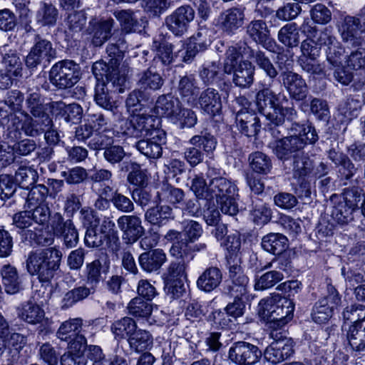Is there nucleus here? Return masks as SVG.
I'll use <instances>...</instances> for the list:
<instances>
[{"mask_svg":"<svg viewBox=\"0 0 365 365\" xmlns=\"http://www.w3.org/2000/svg\"><path fill=\"white\" fill-rule=\"evenodd\" d=\"M245 6H238L223 11L220 16V22L223 29L232 32L241 27L245 21Z\"/></svg>","mask_w":365,"mask_h":365,"instance_id":"nucleus-28","label":"nucleus"},{"mask_svg":"<svg viewBox=\"0 0 365 365\" xmlns=\"http://www.w3.org/2000/svg\"><path fill=\"white\" fill-rule=\"evenodd\" d=\"M31 214L34 225L43 227L46 225L50 218L51 219V210L46 204H39L37 205H28Z\"/></svg>","mask_w":365,"mask_h":365,"instance_id":"nucleus-55","label":"nucleus"},{"mask_svg":"<svg viewBox=\"0 0 365 365\" xmlns=\"http://www.w3.org/2000/svg\"><path fill=\"white\" fill-rule=\"evenodd\" d=\"M189 143L198 148H202L205 153H212L217 146L216 138L210 133L201 132L200 135L192 136Z\"/></svg>","mask_w":365,"mask_h":365,"instance_id":"nucleus-56","label":"nucleus"},{"mask_svg":"<svg viewBox=\"0 0 365 365\" xmlns=\"http://www.w3.org/2000/svg\"><path fill=\"white\" fill-rule=\"evenodd\" d=\"M22 237L25 240L40 246H49L54 241V237L51 233L41 228L39 229L38 227H34V230H26L22 234Z\"/></svg>","mask_w":365,"mask_h":365,"instance_id":"nucleus-51","label":"nucleus"},{"mask_svg":"<svg viewBox=\"0 0 365 365\" xmlns=\"http://www.w3.org/2000/svg\"><path fill=\"white\" fill-rule=\"evenodd\" d=\"M245 46H248L244 43L242 45L229 46L225 51V58L223 63V72L226 74H231L234 68L237 67V60L240 56H246L243 51Z\"/></svg>","mask_w":365,"mask_h":365,"instance_id":"nucleus-48","label":"nucleus"},{"mask_svg":"<svg viewBox=\"0 0 365 365\" xmlns=\"http://www.w3.org/2000/svg\"><path fill=\"white\" fill-rule=\"evenodd\" d=\"M246 33L255 43L269 51L274 52L275 41L270 37L269 30L265 21L253 20L246 27Z\"/></svg>","mask_w":365,"mask_h":365,"instance_id":"nucleus-14","label":"nucleus"},{"mask_svg":"<svg viewBox=\"0 0 365 365\" xmlns=\"http://www.w3.org/2000/svg\"><path fill=\"white\" fill-rule=\"evenodd\" d=\"M333 311L326 299H320L313 308L312 319L318 324L324 323L332 316Z\"/></svg>","mask_w":365,"mask_h":365,"instance_id":"nucleus-60","label":"nucleus"},{"mask_svg":"<svg viewBox=\"0 0 365 365\" xmlns=\"http://www.w3.org/2000/svg\"><path fill=\"white\" fill-rule=\"evenodd\" d=\"M182 106V103L178 97L168 93L158 98L155 110L158 115H163L172 121L178 119Z\"/></svg>","mask_w":365,"mask_h":365,"instance_id":"nucleus-18","label":"nucleus"},{"mask_svg":"<svg viewBox=\"0 0 365 365\" xmlns=\"http://www.w3.org/2000/svg\"><path fill=\"white\" fill-rule=\"evenodd\" d=\"M345 64L347 68L359 70L365 68V48L360 46L346 56Z\"/></svg>","mask_w":365,"mask_h":365,"instance_id":"nucleus-64","label":"nucleus"},{"mask_svg":"<svg viewBox=\"0 0 365 365\" xmlns=\"http://www.w3.org/2000/svg\"><path fill=\"white\" fill-rule=\"evenodd\" d=\"M51 226L54 235L61 240L64 247L72 249L77 246L79 234L72 220H64L60 212H55L51 217Z\"/></svg>","mask_w":365,"mask_h":365,"instance_id":"nucleus-9","label":"nucleus"},{"mask_svg":"<svg viewBox=\"0 0 365 365\" xmlns=\"http://www.w3.org/2000/svg\"><path fill=\"white\" fill-rule=\"evenodd\" d=\"M278 41L287 48L297 47L300 43L299 29L296 23L283 26L277 34Z\"/></svg>","mask_w":365,"mask_h":365,"instance_id":"nucleus-38","label":"nucleus"},{"mask_svg":"<svg viewBox=\"0 0 365 365\" xmlns=\"http://www.w3.org/2000/svg\"><path fill=\"white\" fill-rule=\"evenodd\" d=\"M114 16L119 21L122 30L126 33L135 31L138 26V21L131 10L115 11Z\"/></svg>","mask_w":365,"mask_h":365,"instance_id":"nucleus-62","label":"nucleus"},{"mask_svg":"<svg viewBox=\"0 0 365 365\" xmlns=\"http://www.w3.org/2000/svg\"><path fill=\"white\" fill-rule=\"evenodd\" d=\"M284 274L280 271H269L256 279L255 288L257 290H263L274 286L282 280Z\"/></svg>","mask_w":365,"mask_h":365,"instance_id":"nucleus-58","label":"nucleus"},{"mask_svg":"<svg viewBox=\"0 0 365 365\" xmlns=\"http://www.w3.org/2000/svg\"><path fill=\"white\" fill-rule=\"evenodd\" d=\"M1 283L6 293L14 294L22 289V279L17 269L10 264H4L0 269Z\"/></svg>","mask_w":365,"mask_h":365,"instance_id":"nucleus-25","label":"nucleus"},{"mask_svg":"<svg viewBox=\"0 0 365 365\" xmlns=\"http://www.w3.org/2000/svg\"><path fill=\"white\" fill-rule=\"evenodd\" d=\"M152 47L156 52L153 60V64L155 68H160V66H169L173 62V45L171 43L163 38H155Z\"/></svg>","mask_w":365,"mask_h":365,"instance_id":"nucleus-23","label":"nucleus"},{"mask_svg":"<svg viewBox=\"0 0 365 365\" xmlns=\"http://www.w3.org/2000/svg\"><path fill=\"white\" fill-rule=\"evenodd\" d=\"M108 269L109 265L103 264L101 259H96L91 262L87 263L84 274L86 284L90 287L82 285L67 292L61 301L62 308H69L93 294L98 284L103 279V274H106L108 272Z\"/></svg>","mask_w":365,"mask_h":365,"instance_id":"nucleus-4","label":"nucleus"},{"mask_svg":"<svg viewBox=\"0 0 365 365\" xmlns=\"http://www.w3.org/2000/svg\"><path fill=\"white\" fill-rule=\"evenodd\" d=\"M225 73L221 71V66L217 62H210L203 64L199 71V76L205 86L218 84L222 88V81ZM224 86H227L225 82L222 83Z\"/></svg>","mask_w":365,"mask_h":365,"instance_id":"nucleus-32","label":"nucleus"},{"mask_svg":"<svg viewBox=\"0 0 365 365\" xmlns=\"http://www.w3.org/2000/svg\"><path fill=\"white\" fill-rule=\"evenodd\" d=\"M159 120L150 115H134L125 123L123 133L128 137L140 138L151 136L158 128Z\"/></svg>","mask_w":365,"mask_h":365,"instance_id":"nucleus-8","label":"nucleus"},{"mask_svg":"<svg viewBox=\"0 0 365 365\" xmlns=\"http://www.w3.org/2000/svg\"><path fill=\"white\" fill-rule=\"evenodd\" d=\"M29 96L26 100L27 108L34 117L49 116L46 113V105L41 94L33 89L28 90Z\"/></svg>","mask_w":365,"mask_h":365,"instance_id":"nucleus-49","label":"nucleus"},{"mask_svg":"<svg viewBox=\"0 0 365 365\" xmlns=\"http://www.w3.org/2000/svg\"><path fill=\"white\" fill-rule=\"evenodd\" d=\"M166 261V255L161 249L151 250L140 255V267L146 272H156Z\"/></svg>","mask_w":365,"mask_h":365,"instance_id":"nucleus-27","label":"nucleus"},{"mask_svg":"<svg viewBox=\"0 0 365 365\" xmlns=\"http://www.w3.org/2000/svg\"><path fill=\"white\" fill-rule=\"evenodd\" d=\"M346 337L353 351L358 353L365 351V322L359 325L358 324L350 325Z\"/></svg>","mask_w":365,"mask_h":365,"instance_id":"nucleus-39","label":"nucleus"},{"mask_svg":"<svg viewBox=\"0 0 365 365\" xmlns=\"http://www.w3.org/2000/svg\"><path fill=\"white\" fill-rule=\"evenodd\" d=\"M166 143V133L158 130L150 138L142 139L135 143V148L148 158L158 159L162 156V145Z\"/></svg>","mask_w":365,"mask_h":365,"instance_id":"nucleus-15","label":"nucleus"},{"mask_svg":"<svg viewBox=\"0 0 365 365\" xmlns=\"http://www.w3.org/2000/svg\"><path fill=\"white\" fill-rule=\"evenodd\" d=\"M293 302L279 294L262 299L258 305V314L270 324V327H283L293 317Z\"/></svg>","mask_w":365,"mask_h":365,"instance_id":"nucleus-5","label":"nucleus"},{"mask_svg":"<svg viewBox=\"0 0 365 365\" xmlns=\"http://www.w3.org/2000/svg\"><path fill=\"white\" fill-rule=\"evenodd\" d=\"M243 51L270 79L273 80L278 76L277 68L264 51L260 49L254 50L250 46H245Z\"/></svg>","mask_w":365,"mask_h":365,"instance_id":"nucleus-24","label":"nucleus"},{"mask_svg":"<svg viewBox=\"0 0 365 365\" xmlns=\"http://www.w3.org/2000/svg\"><path fill=\"white\" fill-rule=\"evenodd\" d=\"M52 120L49 116L34 117L26 114L22 123L21 130L27 136L35 138L44 133L46 129L52 127Z\"/></svg>","mask_w":365,"mask_h":365,"instance_id":"nucleus-26","label":"nucleus"},{"mask_svg":"<svg viewBox=\"0 0 365 365\" xmlns=\"http://www.w3.org/2000/svg\"><path fill=\"white\" fill-rule=\"evenodd\" d=\"M259 117L253 112L240 109L237 112L235 123L240 131L246 136H255L260 130Z\"/></svg>","mask_w":365,"mask_h":365,"instance_id":"nucleus-22","label":"nucleus"},{"mask_svg":"<svg viewBox=\"0 0 365 365\" xmlns=\"http://www.w3.org/2000/svg\"><path fill=\"white\" fill-rule=\"evenodd\" d=\"M79 64L73 60L65 59L52 66L48 74L51 83L57 89L64 91L74 86L81 79Z\"/></svg>","mask_w":365,"mask_h":365,"instance_id":"nucleus-6","label":"nucleus"},{"mask_svg":"<svg viewBox=\"0 0 365 365\" xmlns=\"http://www.w3.org/2000/svg\"><path fill=\"white\" fill-rule=\"evenodd\" d=\"M245 210H247L253 217L255 224H267L272 217V210L257 197L247 196L243 199Z\"/></svg>","mask_w":365,"mask_h":365,"instance_id":"nucleus-19","label":"nucleus"},{"mask_svg":"<svg viewBox=\"0 0 365 365\" xmlns=\"http://www.w3.org/2000/svg\"><path fill=\"white\" fill-rule=\"evenodd\" d=\"M250 165L252 170L262 175L268 174L272 168L271 158L265 153L259 151L252 153L249 155Z\"/></svg>","mask_w":365,"mask_h":365,"instance_id":"nucleus-50","label":"nucleus"},{"mask_svg":"<svg viewBox=\"0 0 365 365\" xmlns=\"http://www.w3.org/2000/svg\"><path fill=\"white\" fill-rule=\"evenodd\" d=\"M160 201H165L168 203L175 205L182 202L185 197L184 191L170 184L165 183L162 185L160 192H158Z\"/></svg>","mask_w":365,"mask_h":365,"instance_id":"nucleus-52","label":"nucleus"},{"mask_svg":"<svg viewBox=\"0 0 365 365\" xmlns=\"http://www.w3.org/2000/svg\"><path fill=\"white\" fill-rule=\"evenodd\" d=\"M138 328L136 322L131 317H125L115 321L110 327L111 332L117 340L128 339Z\"/></svg>","mask_w":365,"mask_h":365,"instance_id":"nucleus-40","label":"nucleus"},{"mask_svg":"<svg viewBox=\"0 0 365 365\" xmlns=\"http://www.w3.org/2000/svg\"><path fill=\"white\" fill-rule=\"evenodd\" d=\"M113 24L112 19L90 23V34L92 35V43L95 46H102L110 37Z\"/></svg>","mask_w":365,"mask_h":365,"instance_id":"nucleus-33","label":"nucleus"},{"mask_svg":"<svg viewBox=\"0 0 365 365\" xmlns=\"http://www.w3.org/2000/svg\"><path fill=\"white\" fill-rule=\"evenodd\" d=\"M84 331L83 320L80 318H76L63 322L56 334L61 340L66 341L82 335Z\"/></svg>","mask_w":365,"mask_h":365,"instance_id":"nucleus-42","label":"nucleus"},{"mask_svg":"<svg viewBox=\"0 0 365 365\" xmlns=\"http://www.w3.org/2000/svg\"><path fill=\"white\" fill-rule=\"evenodd\" d=\"M45 316V312L38 304L28 302L18 309V317L23 321L36 324L41 323Z\"/></svg>","mask_w":365,"mask_h":365,"instance_id":"nucleus-41","label":"nucleus"},{"mask_svg":"<svg viewBox=\"0 0 365 365\" xmlns=\"http://www.w3.org/2000/svg\"><path fill=\"white\" fill-rule=\"evenodd\" d=\"M151 334L145 329H138L128 339L130 348L136 352H141L149 349L153 345Z\"/></svg>","mask_w":365,"mask_h":365,"instance_id":"nucleus-43","label":"nucleus"},{"mask_svg":"<svg viewBox=\"0 0 365 365\" xmlns=\"http://www.w3.org/2000/svg\"><path fill=\"white\" fill-rule=\"evenodd\" d=\"M327 62L333 67L341 66L342 61L345 59V48L336 40L334 43L329 45L326 50Z\"/></svg>","mask_w":365,"mask_h":365,"instance_id":"nucleus-57","label":"nucleus"},{"mask_svg":"<svg viewBox=\"0 0 365 365\" xmlns=\"http://www.w3.org/2000/svg\"><path fill=\"white\" fill-rule=\"evenodd\" d=\"M92 71L97 83L95 87L94 100L101 108L115 113L117 106L111 93H122L126 81L124 74L120 73L115 66H109L103 61L93 63Z\"/></svg>","mask_w":365,"mask_h":365,"instance_id":"nucleus-1","label":"nucleus"},{"mask_svg":"<svg viewBox=\"0 0 365 365\" xmlns=\"http://www.w3.org/2000/svg\"><path fill=\"white\" fill-rule=\"evenodd\" d=\"M56 57V50L52 43L40 34H35L34 44L26 56L25 64L29 69H34L41 65L46 66Z\"/></svg>","mask_w":365,"mask_h":365,"instance_id":"nucleus-7","label":"nucleus"},{"mask_svg":"<svg viewBox=\"0 0 365 365\" xmlns=\"http://www.w3.org/2000/svg\"><path fill=\"white\" fill-rule=\"evenodd\" d=\"M232 82L240 88H250L254 81L255 66L249 61H242L234 68Z\"/></svg>","mask_w":365,"mask_h":365,"instance_id":"nucleus-31","label":"nucleus"},{"mask_svg":"<svg viewBox=\"0 0 365 365\" xmlns=\"http://www.w3.org/2000/svg\"><path fill=\"white\" fill-rule=\"evenodd\" d=\"M289 130L292 135L279 140H273L268 145L283 163L289 160L292 154L303 150L307 144L313 145L319 140L317 130L311 123L294 122Z\"/></svg>","mask_w":365,"mask_h":365,"instance_id":"nucleus-2","label":"nucleus"},{"mask_svg":"<svg viewBox=\"0 0 365 365\" xmlns=\"http://www.w3.org/2000/svg\"><path fill=\"white\" fill-rule=\"evenodd\" d=\"M117 224L127 243L137 242L144 233L141 220L137 215H122L118 218Z\"/></svg>","mask_w":365,"mask_h":365,"instance_id":"nucleus-16","label":"nucleus"},{"mask_svg":"<svg viewBox=\"0 0 365 365\" xmlns=\"http://www.w3.org/2000/svg\"><path fill=\"white\" fill-rule=\"evenodd\" d=\"M200 108L210 116L219 114L222 109V100L219 92L213 88H207L202 91L195 101Z\"/></svg>","mask_w":365,"mask_h":365,"instance_id":"nucleus-21","label":"nucleus"},{"mask_svg":"<svg viewBox=\"0 0 365 365\" xmlns=\"http://www.w3.org/2000/svg\"><path fill=\"white\" fill-rule=\"evenodd\" d=\"M344 321H350L358 325L365 323V306L362 304H351L346 307L342 313Z\"/></svg>","mask_w":365,"mask_h":365,"instance_id":"nucleus-59","label":"nucleus"},{"mask_svg":"<svg viewBox=\"0 0 365 365\" xmlns=\"http://www.w3.org/2000/svg\"><path fill=\"white\" fill-rule=\"evenodd\" d=\"M194 18V9L189 5H184L176 9L165 18V24L175 36H182L187 31Z\"/></svg>","mask_w":365,"mask_h":365,"instance_id":"nucleus-12","label":"nucleus"},{"mask_svg":"<svg viewBox=\"0 0 365 365\" xmlns=\"http://www.w3.org/2000/svg\"><path fill=\"white\" fill-rule=\"evenodd\" d=\"M344 42L352 47L363 46L364 41L359 33H365V21L359 18L347 16L344 18L339 29Z\"/></svg>","mask_w":365,"mask_h":365,"instance_id":"nucleus-13","label":"nucleus"},{"mask_svg":"<svg viewBox=\"0 0 365 365\" xmlns=\"http://www.w3.org/2000/svg\"><path fill=\"white\" fill-rule=\"evenodd\" d=\"M127 308L130 315L139 318L150 317L153 311L152 304L140 297L133 298Z\"/></svg>","mask_w":365,"mask_h":365,"instance_id":"nucleus-54","label":"nucleus"},{"mask_svg":"<svg viewBox=\"0 0 365 365\" xmlns=\"http://www.w3.org/2000/svg\"><path fill=\"white\" fill-rule=\"evenodd\" d=\"M354 207L349 206L346 202L339 200L334 201L332 206L331 216L338 224L347 225L354 220Z\"/></svg>","mask_w":365,"mask_h":365,"instance_id":"nucleus-44","label":"nucleus"},{"mask_svg":"<svg viewBox=\"0 0 365 365\" xmlns=\"http://www.w3.org/2000/svg\"><path fill=\"white\" fill-rule=\"evenodd\" d=\"M279 81L291 99L295 101L306 100L309 94V87L301 75L293 71H284L279 73Z\"/></svg>","mask_w":365,"mask_h":365,"instance_id":"nucleus-11","label":"nucleus"},{"mask_svg":"<svg viewBox=\"0 0 365 365\" xmlns=\"http://www.w3.org/2000/svg\"><path fill=\"white\" fill-rule=\"evenodd\" d=\"M279 94H276L268 88L262 89L256 95L257 107L264 113L279 105Z\"/></svg>","mask_w":365,"mask_h":365,"instance_id":"nucleus-46","label":"nucleus"},{"mask_svg":"<svg viewBox=\"0 0 365 365\" xmlns=\"http://www.w3.org/2000/svg\"><path fill=\"white\" fill-rule=\"evenodd\" d=\"M2 62L7 68L9 72L12 73L15 76H18L22 69V63L21 59L16 50L9 48L8 46V51H6L2 58Z\"/></svg>","mask_w":365,"mask_h":365,"instance_id":"nucleus-61","label":"nucleus"},{"mask_svg":"<svg viewBox=\"0 0 365 365\" xmlns=\"http://www.w3.org/2000/svg\"><path fill=\"white\" fill-rule=\"evenodd\" d=\"M63 254L55 247L31 252L26 260L29 273L41 282H50L59 269Z\"/></svg>","mask_w":365,"mask_h":365,"instance_id":"nucleus-3","label":"nucleus"},{"mask_svg":"<svg viewBox=\"0 0 365 365\" xmlns=\"http://www.w3.org/2000/svg\"><path fill=\"white\" fill-rule=\"evenodd\" d=\"M14 181L24 189H29L38 179V172L33 167L21 166L16 171Z\"/></svg>","mask_w":365,"mask_h":365,"instance_id":"nucleus-47","label":"nucleus"},{"mask_svg":"<svg viewBox=\"0 0 365 365\" xmlns=\"http://www.w3.org/2000/svg\"><path fill=\"white\" fill-rule=\"evenodd\" d=\"M58 11L52 4L43 2L36 14V21L41 26L51 27L56 24Z\"/></svg>","mask_w":365,"mask_h":365,"instance_id":"nucleus-45","label":"nucleus"},{"mask_svg":"<svg viewBox=\"0 0 365 365\" xmlns=\"http://www.w3.org/2000/svg\"><path fill=\"white\" fill-rule=\"evenodd\" d=\"M261 245L266 252L277 255L288 247V239L282 234L271 232L262 237Z\"/></svg>","mask_w":365,"mask_h":365,"instance_id":"nucleus-37","label":"nucleus"},{"mask_svg":"<svg viewBox=\"0 0 365 365\" xmlns=\"http://www.w3.org/2000/svg\"><path fill=\"white\" fill-rule=\"evenodd\" d=\"M262 351L258 346L244 341L234 342L228 350V359L235 365H255L259 361Z\"/></svg>","mask_w":365,"mask_h":365,"instance_id":"nucleus-10","label":"nucleus"},{"mask_svg":"<svg viewBox=\"0 0 365 365\" xmlns=\"http://www.w3.org/2000/svg\"><path fill=\"white\" fill-rule=\"evenodd\" d=\"M238 189L230 180L223 177H215L210 181L209 200L218 201L226 197L235 196Z\"/></svg>","mask_w":365,"mask_h":365,"instance_id":"nucleus-20","label":"nucleus"},{"mask_svg":"<svg viewBox=\"0 0 365 365\" xmlns=\"http://www.w3.org/2000/svg\"><path fill=\"white\" fill-rule=\"evenodd\" d=\"M49 194V188L46 185L39 184L31 187L28 193L26 202L28 205H37L43 204Z\"/></svg>","mask_w":365,"mask_h":365,"instance_id":"nucleus-63","label":"nucleus"},{"mask_svg":"<svg viewBox=\"0 0 365 365\" xmlns=\"http://www.w3.org/2000/svg\"><path fill=\"white\" fill-rule=\"evenodd\" d=\"M175 217L173 208L167 205H156L147 210L145 219L149 223L158 227L165 225Z\"/></svg>","mask_w":365,"mask_h":365,"instance_id":"nucleus-29","label":"nucleus"},{"mask_svg":"<svg viewBox=\"0 0 365 365\" xmlns=\"http://www.w3.org/2000/svg\"><path fill=\"white\" fill-rule=\"evenodd\" d=\"M293 353V341L284 339L272 341L264 350V356L272 364H278L290 357Z\"/></svg>","mask_w":365,"mask_h":365,"instance_id":"nucleus-17","label":"nucleus"},{"mask_svg":"<svg viewBox=\"0 0 365 365\" xmlns=\"http://www.w3.org/2000/svg\"><path fill=\"white\" fill-rule=\"evenodd\" d=\"M199 89L197 80L193 75L180 77L177 90L182 99L188 105L195 104Z\"/></svg>","mask_w":365,"mask_h":365,"instance_id":"nucleus-30","label":"nucleus"},{"mask_svg":"<svg viewBox=\"0 0 365 365\" xmlns=\"http://www.w3.org/2000/svg\"><path fill=\"white\" fill-rule=\"evenodd\" d=\"M293 176L304 179L310 175L313 170V163L307 156L294 155L292 162Z\"/></svg>","mask_w":365,"mask_h":365,"instance_id":"nucleus-53","label":"nucleus"},{"mask_svg":"<svg viewBox=\"0 0 365 365\" xmlns=\"http://www.w3.org/2000/svg\"><path fill=\"white\" fill-rule=\"evenodd\" d=\"M51 108L66 122L80 120L83 116V108L78 103L66 105L62 101H53L51 103Z\"/></svg>","mask_w":365,"mask_h":365,"instance_id":"nucleus-36","label":"nucleus"},{"mask_svg":"<svg viewBox=\"0 0 365 365\" xmlns=\"http://www.w3.org/2000/svg\"><path fill=\"white\" fill-rule=\"evenodd\" d=\"M222 279L221 270L217 267H210L200 275L197 280V286L200 289L210 292L220 285Z\"/></svg>","mask_w":365,"mask_h":365,"instance_id":"nucleus-34","label":"nucleus"},{"mask_svg":"<svg viewBox=\"0 0 365 365\" xmlns=\"http://www.w3.org/2000/svg\"><path fill=\"white\" fill-rule=\"evenodd\" d=\"M164 84L162 76L149 68L138 75L137 85L148 93L160 90Z\"/></svg>","mask_w":365,"mask_h":365,"instance_id":"nucleus-35","label":"nucleus"}]
</instances>
